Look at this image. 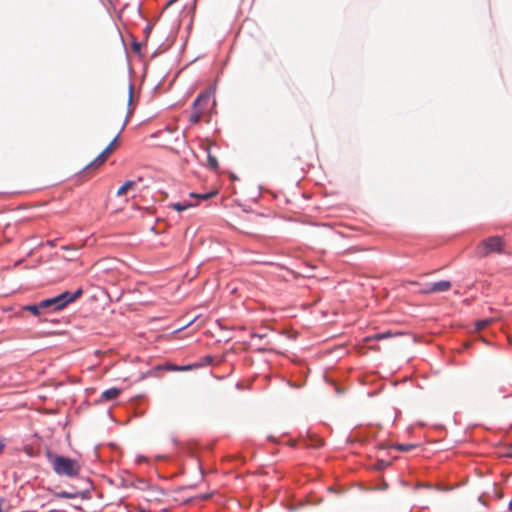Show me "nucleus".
I'll return each mask as SVG.
<instances>
[{
    "instance_id": "f257e3e1",
    "label": "nucleus",
    "mask_w": 512,
    "mask_h": 512,
    "mask_svg": "<svg viewBox=\"0 0 512 512\" xmlns=\"http://www.w3.org/2000/svg\"><path fill=\"white\" fill-rule=\"evenodd\" d=\"M47 458L54 472L60 476L72 478L80 473L81 467L77 460L56 455L52 452L47 453Z\"/></svg>"
},
{
    "instance_id": "f03ea898",
    "label": "nucleus",
    "mask_w": 512,
    "mask_h": 512,
    "mask_svg": "<svg viewBox=\"0 0 512 512\" xmlns=\"http://www.w3.org/2000/svg\"><path fill=\"white\" fill-rule=\"evenodd\" d=\"M82 294H83L82 289H78L74 293L65 291L56 297L45 299V300L41 301L40 306H43L44 309L52 308L55 311L61 310L67 304H69V303L75 301L77 298H79Z\"/></svg>"
},
{
    "instance_id": "7ed1b4c3",
    "label": "nucleus",
    "mask_w": 512,
    "mask_h": 512,
    "mask_svg": "<svg viewBox=\"0 0 512 512\" xmlns=\"http://www.w3.org/2000/svg\"><path fill=\"white\" fill-rule=\"evenodd\" d=\"M503 239L500 236H492L482 240L475 249L477 257H486L489 254L503 251Z\"/></svg>"
},
{
    "instance_id": "20e7f679",
    "label": "nucleus",
    "mask_w": 512,
    "mask_h": 512,
    "mask_svg": "<svg viewBox=\"0 0 512 512\" xmlns=\"http://www.w3.org/2000/svg\"><path fill=\"white\" fill-rule=\"evenodd\" d=\"M117 139H118V136H116L111 142L110 144L96 157V159H94L88 166V167H91V166H94V167H99L101 166L103 163H105V161L108 159V157L110 156V154L113 152V150L115 149L116 147V143H117Z\"/></svg>"
},
{
    "instance_id": "39448f33",
    "label": "nucleus",
    "mask_w": 512,
    "mask_h": 512,
    "mask_svg": "<svg viewBox=\"0 0 512 512\" xmlns=\"http://www.w3.org/2000/svg\"><path fill=\"white\" fill-rule=\"evenodd\" d=\"M451 286L452 285L450 281L441 280L433 284L427 285L424 289L421 290V292L424 294L444 292L448 291L451 288Z\"/></svg>"
},
{
    "instance_id": "423d86ee",
    "label": "nucleus",
    "mask_w": 512,
    "mask_h": 512,
    "mask_svg": "<svg viewBox=\"0 0 512 512\" xmlns=\"http://www.w3.org/2000/svg\"><path fill=\"white\" fill-rule=\"evenodd\" d=\"M208 100H211V98H196L193 107H192V114L190 116V120L192 124H197L200 121V118L202 116V112L200 111V106L207 105Z\"/></svg>"
},
{
    "instance_id": "0eeeda50",
    "label": "nucleus",
    "mask_w": 512,
    "mask_h": 512,
    "mask_svg": "<svg viewBox=\"0 0 512 512\" xmlns=\"http://www.w3.org/2000/svg\"><path fill=\"white\" fill-rule=\"evenodd\" d=\"M121 393V389L119 388H110L105 390L102 393L101 399L104 401H111L115 398H117Z\"/></svg>"
},
{
    "instance_id": "6e6552de",
    "label": "nucleus",
    "mask_w": 512,
    "mask_h": 512,
    "mask_svg": "<svg viewBox=\"0 0 512 512\" xmlns=\"http://www.w3.org/2000/svg\"><path fill=\"white\" fill-rule=\"evenodd\" d=\"M136 186V182L129 180L126 181L122 186L119 187L117 190V196H123L125 195L129 190L133 189Z\"/></svg>"
},
{
    "instance_id": "1a4fd4ad",
    "label": "nucleus",
    "mask_w": 512,
    "mask_h": 512,
    "mask_svg": "<svg viewBox=\"0 0 512 512\" xmlns=\"http://www.w3.org/2000/svg\"><path fill=\"white\" fill-rule=\"evenodd\" d=\"M195 205H196V203H191V202H188V201L184 200L183 202L173 203V204H171L170 206H171L174 210H176V211H178V212H181V211H184V210H186V209H188V208H190V207H193V206H195Z\"/></svg>"
},
{
    "instance_id": "9d476101",
    "label": "nucleus",
    "mask_w": 512,
    "mask_h": 512,
    "mask_svg": "<svg viewBox=\"0 0 512 512\" xmlns=\"http://www.w3.org/2000/svg\"><path fill=\"white\" fill-rule=\"evenodd\" d=\"M79 494V492L59 491L54 493V497L58 499H74L77 498Z\"/></svg>"
},
{
    "instance_id": "9b49d317",
    "label": "nucleus",
    "mask_w": 512,
    "mask_h": 512,
    "mask_svg": "<svg viewBox=\"0 0 512 512\" xmlns=\"http://www.w3.org/2000/svg\"><path fill=\"white\" fill-rule=\"evenodd\" d=\"M24 310L31 312L33 315L38 316L41 313V310L44 309L43 306L39 304L26 305L23 307Z\"/></svg>"
},
{
    "instance_id": "f8f14e48",
    "label": "nucleus",
    "mask_w": 512,
    "mask_h": 512,
    "mask_svg": "<svg viewBox=\"0 0 512 512\" xmlns=\"http://www.w3.org/2000/svg\"><path fill=\"white\" fill-rule=\"evenodd\" d=\"M207 164L208 167L212 170H217L219 167L218 160L215 156H213L210 151L208 150V157H207Z\"/></svg>"
},
{
    "instance_id": "ddd939ff",
    "label": "nucleus",
    "mask_w": 512,
    "mask_h": 512,
    "mask_svg": "<svg viewBox=\"0 0 512 512\" xmlns=\"http://www.w3.org/2000/svg\"><path fill=\"white\" fill-rule=\"evenodd\" d=\"M217 193H218L217 191H212V192L203 193V194L191 193L190 196L193 198H197L199 200H208V199L214 197L215 195H217Z\"/></svg>"
},
{
    "instance_id": "4468645a",
    "label": "nucleus",
    "mask_w": 512,
    "mask_h": 512,
    "mask_svg": "<svg viewBox=\"0 0 512 512\" xmlns=\"http://www.w3.org/2000/svg\"><path fill=\"white\" fill-rule=\"evenodd\" d=\"M494 321L493 318H487V319H484V320H479L476 322V329L477 330H482L484 329L485 327H487L488 325H490L492 322Z\"/></svg>"
},
{
    "instance_id": "2eb2a0df",
    "label": "nucleus",
    "mask_w": 512,
    "mask_h": 512,
    "mask_svg": "<svg viewBox=\"0 0 512 512\" xmlns=\"http://www.w3.org/2000/svg\"><path fill=\"white\" fill-rule=\"evenodd\" d=\"M393 447L399 451L408 452V451H411L412 449L416 448V445L415 444H397Z\"/></svg>"
},
{
    "instance_id": "dca6fc26",
    "label": "nucleus",
    "mask_w": 512,
    "mask_h": 512,
    "mask_svg": "<svg viewBox=\"0 0 512 512\" xmlns=\"http://www.w3.org/2000/svg\"><path fill=\"white\" fill-rule=\"evenodd\" d=\"M216 92V84L212 83L209 85L205 92H200L198 96H212Z\"/></svg>"
},
{
    "instance_id": "f3484780",
    "label": "nucleus",
    "mask_w": 512,
    "mask_h": 512,
    "mask_svg": "<svg viewBox=\"0 0 512 512\" xmlns=\"http://www.w3.org/2000/svg\"><path fill=\"white\" fill-rule=\"evenodd\" d=\"M133 100H134V98H132V97H129V98H128V107H129V109H128V113H127L126 119H125V121H124V124H123V126H122V129L124 128V126H125V125H126V123L128 122L129 117H130V116L132 115V113H133V110H134V107H132Z\"/></svg>"
},
{
    "instance_id": "a211bd4d",
    "label": "nucleus",
    "mask_w": 512,
    "mask_h": 512,
    "mask_svg": "<svg viewBox=\"0 0 512 512\" xmlns=\"http://www.w3.org/2000/svg\"><path fill=\"white\" fill-rule=\"evenodd\" d=\"M216 105L215 100L210 101L208 100L207 105L200 106V111L202 112V115L205 114L208 110L212 109Z\"/></svg>"
},
{
    "instance_id": "6ab92c4d",
    "label": "nucleus",
    "mask_w": 512,
    "mask_h": 512,
    "mask_svg": "<svg viewBox=\"0 0 512 512\" xmlns=\"http://www.w3.org/2000/svg\"><path fill=\"white\" fill-rule=\"evenodd\" d=\"M390 334L389 333H379V334H376L374 336H371V337H366L365 338V341H370V340H381V339H384V338H387L389 337Z\"/></svg>"
},
{
    "instance_id": "aec40b11",
    "label": "nucleus",
    "mask_w": 512,
    "mask_h": 512,
    "mask_svg": "<svg viewBox=\"0 0 512 512\" xmlns=\"http://www.w3.org/2000/svg\"><path fill=\"white\" fill-rule=\"evenodd\" d=\"M389 465H390V463H389V462H385V461H383V460H380V461H378V462H377L376 467H377V469H380V470H381V469L386 468V467H387V466H389Z\"/></svg>"
},
{
    "instance_id": "412c9836",
    "label": "nucleus",
    "mask_w": 512,
    "mask_h": 512,
    "mask_svg": "<svg viewBox=\"0 0 512 512\" xmlns=\"http://www.w3.org/2000/svg\"><path fill=\"white\" fill-rule=\"evenodd\" d=\"M164 369L170 370V371H178V366L170 364V365L164 366Z\"/></svg>"
},
{
    "instance_id": "4be33fe9",
    "label": "nucleus",
    "mask_w": 512,
    "mask_h": 512,
    "mask_svg": "<svg viewBox=\"0 0 512 512\" xmlns=\"http://www.w3.org/2000/svg\"><path fill=\"white\" fill-rule=\"evenodd\" d=\"M192 368L191 365H187V366H178V371H187V370H190Z\"/></svg>"
},
{
    "instance_id": "5701e85b",
    "label": "nucleus",
    "mask_w": 512,
    "mask_h": 512,
    "mask_svg": "<svg viewBox=\"0 0 512 512\" xmlns=\"http://www.w3.org/2000/svg\"><path fill=\"white\" fill-rule=\"evenodd\" d=\"M128 94H129V96H133V87L131 84H129V86H128Z\"/></svg>"
},
{
    "instance_id": "b1692460",
    "label": "nucleus",
    "mask_w": 512,
    "mask_h": 512,
    "mask_svg": "<svg viewBox=\"0 0 512 512\" xmlns=\"http://www.w3.org/2000/svg\"><path fill=\"white\" fill-rule=\"evenodd\" d=\"M406 284L418 285V282H416V281H408V282H406Z\"/></svg>"
},
{
    "instance_id": "393cba45",
    "label": "nucleus",
    "mask_w": 512,
    "mask_h": 512,
    "mask_svg": "<svg viewBox=\"0 0 512 512\" xmlns=\"http://www.w3.org/2000/svg\"><path fill=\"white\" fill-rule=\"evenodd\" d=\"M4 443L2 441H0V453L2 452V450L4 449Z\"/></svg>"
},
{
    "instance_id": "a878e982",
    "label": "nucleus",
    "mask_w": 512,
    "mask_h": 512,
    "mask_svg": "<svg viewBox=\"0 0 512 512\" xmlns=\"http://www.w3.org/2000/svg\"><path fill=\"white\" fill-rule=\"evenodd\" d=\"M205 359H206L207 362H212V357L211 356H206Z\"/></svg>"
},
{
    "instance_id": "bb28decb",
    "label": "nucleus",
    "mask_w": 512,
    "mask_h": 512,
    "mask_svg": "<svg viewBox=\"0 0 512 512\" xmlns=\"http://www.w3.org/2000/svg\"><path fill=\"white\" fill-rule=\"evenodd\" d=\"M509 509L512 511V500L509 503Z\"/></svg>"
},
{
    "instance_id": "cd10ccee",
    "label": "nucleus",
    "mask_w": 512,
    "mask_h": 512,
    "mask_svg": "<svg viewBox=\"0 0 512 512\" xmlns=\"http://www.w3.org/2000/svg\"><path fill=\"white\" fill-rule=\"evenodd\" d=\"M137 512H150V511H146L144 509H139Z\"/></svg>"
},
{
    "instance_id": "c85d7f7f",
    "label": "nucleus",
    "mask_w": 512,
    "mask_h": 512,
    "mask_svg": "<svg viewBox=\"0 0 512 512\" xmlns=\"http://www.w3.org/2000/svg\"><path fill=\"white\" fill-rule=\"evenodd\" d=\"M253 336H254V337L262 338V336H261V335H257V334H254Z\"/></svg>"
},
{
    "instance_id": "c756f323",
    "label": "nucleus",
    "mask_w": 512,
    "mask_h": 512,
    "mask_svg": "<svg viewBox=\"0 0 512 512\" xmlns=\"http://www.w3.org/2000/svg\"><path fill=\"white\" fill-rule=\"evenodd\" d=\"M509 456H511V457H512V452L509 454Z\"/></svg>"
}]
</instances>
